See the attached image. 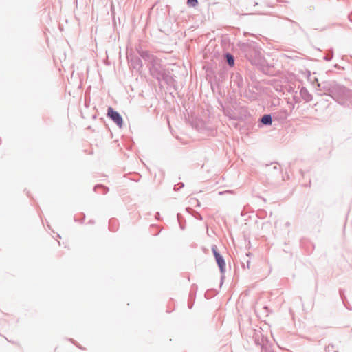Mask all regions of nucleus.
Instances as JSON below:
<instances>
[{
  "label": "nucleus",
  "mask_w": 352,
  "mask_h": 352,
  "mask_svg": "<svg viewBox=\"0 0 352 352\" xmlns=\"http://www.w3.org/2000/svg\"><path fill=\"white\" fill-rule=\"evenodd\" d=\"M261 122L264 124H272V118L270 115H265L262 118Z\"/></svg>",
  "instance_id": "obj_3"
},
{
  "label": "nucleus",
  "mask_w": 352,
  "mask_h": 352,
  "mask_svg": "<svg viewBox=\"0 0 352 352\" xmlns=\"http://www.w3.org/2000/svg\"><path fill=\"white\" fill-rule=\"evenodd\" d=\"M227 60H228V64L230 65V66H232L234 65V58L233 57L230 55V54H228L227 55Z\"/></svg>",
  "instance_id": "obj_4"
},
{
  "label": "nucleus",
  "mask_w": 352,
  "mask_h": 352,
  "mask_svg": "<svg viewBox=\"0 0 352 352\" xmlns=\"http://www.w3.org/2000/svg\"><path fill=\"white\" fill-rule=\"evenodd\" d=\"M111 120L118 125L119 128L122 127L123 120L118 112L113 111L111 110Z\"/></svg>",
  "instance_id": "obj_2"
},
{
  "label": "nucleus",
  "mask_w": 352,
  "mask_h": 352,
  "mask_svg": "<svg viewBox=\"0 0 352 352\" xmlns=\"http://www.w3.org/2000/svg\"><path fill=\"white\" fill-rule=\"evenodd\" d=\"M212 252H213L214 256L216 258L217 263L220 268L221 272H223L225 271V267H226V263H225L224 259L217 252V248L216 246L212 247Z\"/></svg>",
  "instance_id": "obj_1"
},
{
  "label": "nucleus",
  "mask_w": 352,
  "mask_h": 352,
  "mask_svg": "<svg viewBox=\"0 0 352 352\" xmlns=\"http://www.w3.org/2000/svg\"><path fill=\"white\" fill-rule=\"evenodd\" d=\"M107 116H110V107L107 109Z\"/></svg>",
  "instance_id": "obj_6"
},
{
  "label": "nucleus",
  "mask_w": 352,
  "mask_h": 352,
  "mask_svg": "<svg viewBox=\"0 0 352 352\" xmlns=\"http://www.w3.org/2000/svg\"><path fill=\"white\" fill-rule=\"evenodd\" d=\"M187 3L190 6L195 7L198 3V1L197 0H188Z\"/></svg>",
  "instance_id": "obj_5"
}]
</instances>
